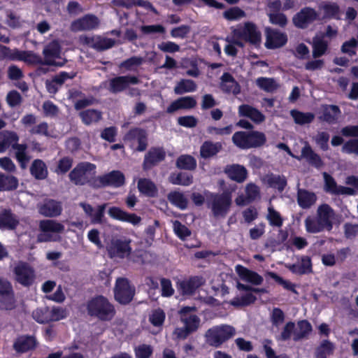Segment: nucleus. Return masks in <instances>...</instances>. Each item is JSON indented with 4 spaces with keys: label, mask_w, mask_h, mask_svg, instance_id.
Returning <instances> with one entry per match:
<instances>
[{
    "label": "nucleus",
    "mask_w": 358,
    "mask_h": 358,
    "mask_svg": "<svg viewBox=\"0 0 358 358\" xmlns=\"http://www.w3.org/2000/svg\"><path fill=\"white\" fill-rule=\"evenodd\" d=\"M86 310L89 316L101 322H110L116 315L114 304L103 295H96L88 300Z\"/></svg>",
    "instance_id": "nucleus-1"
},
{
    "label": "nucleus",
    "mask_w": 358,
    "mask_h": 358,
    "mask_svg": "<svg viewBox=\"0 0 358 358\" xmlns=\"http://www.w3.org/2000/svg\"><path fill=\"white\" fill-rule=\"evenodd\" d=\"M96 166L89 162H79L69 173V178L71 182L77 186L88 185L96 189L97 176Z\"/></svg>",
    "instance_id": "nucleus-2"
},
{
    "label": "nucleus",
    "mask_w": 358,
    "mask_h": 358,
    "mask_svg": "<svg viewBox=\"0 0 358 358\" xmlns=\"http://www.w3.org/2000/svg\"><path fill=\"white\" fill-rule=\"evenodd\" d=\"M233 143L241 150L259 148L266 143V134L259 131H236L231 138Z\"/></svg>",
    "instance_id": "nucleus-3"
},
{
    "label": "nucleus",
    "mask_w": 358,
    "mask_h": 358,
    "mask_svg": "<svg viewBox=\"0 0 358 358\" xmlns=\"http://www.w3.org/2000/svg\"><path fill=\"white\" fill-rule=\"evenodd\" d=\"M235 334L236 329L234 327L228 324H222L209 329L206 331V341L210 345L219 348Z\"/></svg>",
    "instance_id": "nucleus-4"
},
{
    "label": "nucleus",
    "mask_w": 358,
    "mask_h": 358,
    "mask_svg": "<svg viewBox=\"0 0 358 358\" xmlns=\"http://www.w3.org/2000/svg\"><path fill=\"white\" fill-rule=\"evenodd\" d=\"M14 280L24 287L29 288L36 280L34 268L26 262H19L13 268Z\"/></svg>",
    "instance_id": "nucleus-5"
},
{
    "label": "nucleus",
    "mask_w": 358,
    "mask_h": 358,
    "mask_svg": "<svg viewBox=\"0 0 358 358\" xmlns=\"http://www.w3.org/2000/svg\"><path fill=\"white\" fill-rule=\"evenodd\" d=\"M234 37L259 47L262 41V34L257 25L252 22H245L243 27L233 31Z\"/></svg>",
    "instance_id": "nucleus-6"
},
{
    "label": "nucleus",
    "mask_w": 358,
    "mask_h": 358,
    "mask_svg": "<svg viewBox=\"0 0 358 358\" xmlns=\"http://www.w3.org/2000/svg\"><path fill=\"white\" fill-rule=\"evenodd\" d=\"M114 298L121 305L129 304L135 295V287L126 278H118L114 287Z\"/></svg>",
    "instance_id": "nucleus-7"
},
{
    "label": "nucleus",
    "mask_w": 358,
    "mask_h": 358,
    "mask_svg": "<svg viewBox=\"0 0 358 358\" xmlns=\"http://www.w3.org/2000/svg\"><path fill=\"white\" fill-rule=\"evenodd\" d=\"M0 303L6 310L16 307L15 291L12 283L4 278H0Z\"/></svg>",
    "instance_id": "nucleus-8"
},
{
    "label": "nucleus",
    "mask_w": 358,
    "mask_h": 358,
    "mask_svg": "<svg viewBox=\"0 0 358 358\" xmlns=\"http://www.w3.org/2000/svg\"><path fill=\"white\" fill-rule=\"evenodd\" d=\"M211 210L215 217H225L228 213L232 203L231 194L223 192L213 196Z\"/></svg>",
    "instance_id": "nucleus-9"
},
{
    "label": "nucleus",
    "mask_w": 358,
    "mask_h": 358,
    "mask_svg": "<svg viewBox=\"0 0 358 358\" xmlns=\"http://www.w3.org/2000/svg\"><path fill=\"white\" fill-rule=\"evenodd\" d=\"M125 184V176L120 171L114 170L97 176L96 189L106 187H120Z\"/></svg>",
    "instance_id": "nucleus-10"
},
{
    "label": "nucleus",
    "mask_w": 358,
    "mask_h": 358,
    "mask_svg": "<svg viewBox=\"0 0 358 358\" xmlns=\"http://www.w3.org/2000/svg\"><path fill=\"white\" fill-rule=\"evenodd\" d=\"M317 20H318L317 11L313 8L306 6L293 16L292 22L296 27L303 29Z\"/></svg>",
    "instance_id": "nucleus-11"
},
{
    "label": "nucleus",
    "mask_w": 358,
    "mask_h": 358,
    "mask_svg": "<svg viewBox=\"0 0 358 358\" xmlns=\"http://www.w3.org/2000/svg\"><path fill=\"white\" fill-rule=\"evenodd\" d=\"M131 241L117 238L111 241L107 247V252L110 258L118 257L124 259L131 253Z\"/></svg>",
    "instance_id": "nucleus-12"
},
{
    "label": "nucleus",
    "mask_w": 358,
    "mask_h": 358,
    "mask_svg": "<svg viewBox=\"0 0 358 358\" xmlns=\"http://www.w3.org/2000/svg\"><path fill=\"white\" fill-rule=\"evenodd\" d=\"M266 42L267 49L274 50L283 47L287 43V36L285 32L271 27L265 29Z\"/></svg>",
    "instance_id": "nucleus-13"
},
{
    "label": "nucleus",
    "mask_w": 358,
    "mask_h": 358,
    "mask_svg": "<svg viewBox=\"0 0 358 358\" xmlns=\"http://www.w3.org/2000/svg\"><path fill=\"white\" fill-rule=\"evenodd\" d=\"M140 80L135 76H120L110 79L108 90L117 94L129 88L130 85H137Z\"/></svg>",
    "instance_id": "nucleus-14"
},
{
    "label": "nucleus",
    "mask_w": 358,
    "mask_h": 358,
    "mask_svg": "<svg viewBox=\"0 0 358 358\" xmlns=\"http://www.w3.org/2000/svg\"><path fill=\"white\" fill-rule=\"evenodd\" d=\"M38 213L46 217H56L62 214V202L52 199H45L37 205Z\"/></svg>",
    "instance_id": "nucleus-15"
},
{
    "label": "nucleus",
    "mask_w": 358,
    "mask_h": 358,
    "mask_svg": "<svg viewBox=\"0 0 358 358\" xmlns=\"http://www.w3.org/2000/svg\"><path fill=\"white\" fill-rule=\"evenodd\" d=\"M166 158V152L162 147H152L145 155L142 167L143 171H149Z\"/></svg>",
    "instance_id": "nucleus-16"
},
{
    "label": "nucleus",
    "mask_w": 358,
    "mask_h": 358,
    "mask_svg": "<svg viewBox=\"0 0 358 358\" xmlns=\"http://www.w3.org/2000/svg\"><path fill=\"white\" fill-rule=\"evenodd\" d=\"M205 283L206 279L202 275H193L187 280L179 282L178 288L182 295H192Z\"/></svg>",
    "instance_id": "nucleus-17"
},
{
    "label": "nucleus",
    "mask_w": 358,
    "mask_h": 358,
    "mask_svg": "<svg viewBox=\"0 0 358 358\" xmlns=\"http://www.w3.org/2000/svg\"><path fill=\"white\" fill-rule=\"evenodd\" d=\"M80 41L83 44L98 51H103L111 48L115 45V40L109 38H101L100 36H81Z\"/></svg>",
    "instance_id": "nucleus-18"
},
{
    "label": "nucleus",
    "mask_w": 358,
    "mask_h": 358,
    "mask_svg": "<svg viewBox=\"0 0 358 358\" xmlns=\"http://www.w3.org/2000/svg\"><path fill=\"white\" fill-rule=\"evenodd\" d=\"M61 48L58 43H50L47 45L43 50V65L62 66L63 63L55 61L60 57Z\"/></svg>",
    "instance_id": "nucleus-19"
},
{
    "label": "nucleus",
    "mask_w": 358,
    "mask_h": 358,
    "mask_svg": "<svg viewBox=\"0 0 358 358\" xmlns=\"http://www.w3.org/2000/svg\"><path fill=\"white\" fill-rule=\"evenodd\" d=\"M99 24V18L93 14H86L74 20L71 24L73 31H90L95 29Z\"/></svg>",
    "instance_id": "nucleus-20"
},
{
    "label": "nucleus",
    "mask_w": 358,
    "mask_h": 358,
    "mask_svg": "<svg viewBox=\"0 0 358 358\" xmlns=\"http://www.w3.org/2000/svg\"><path fill=\"white\" fill-rule=\"evenodd\" d=\"M224 172L229 178L238 183L243 182L248 175L246 168L238 164L227 165L224 167Z\"/></svg>",
    "instance_id": "nucleus-21"
},
{
    "label": "nucleus",
    "mask_w": 358,
    "mask_h": 358,
    "mask_svg": "<svg viewBox=\"0 0 358 358\" xmlns=\"http://www.w3.org/2000/svg\"><path fill=\"white\" fill-rule=\"evenodd\" d=\"M334 209L327 203L320 205L317 210L316 218L326 227V230L330 231L333 229L332 219L334 217Z\"/></svg>",
    "instance_id": "nucleus-22"
},
{
    "label": "nucleus",
    "mask_w": 358,
    "mask_h": 358,
    "mask_svg": "<svg viewBox=\"0 0 358 358\" xmlns=\"http://www.w3.org/2000/svg\"><path fill=\"white\" fill-rule=\"evenodd\" d=\"M220 88L226 94L238 95L241 92L240 85L229 72H224L220 77Z\"/></svg>",
    "instance_id": "nucleus-23"
},
{
    "label": "nucleus",
    "mask_w": 358,
    "mask_h": 358,
    "mask_svg": "<svg viewBox=\"0 0 358 358\" xmlns=\"http://www.w3.org/2000/svg\"><path fill=\"white\" fill-rule=\"evenodd\" d=\"M196 106V101L194 97L192 96H182L171 102L166 111L169 114H172L180 109L189 110L194 108Z\"/></svg>",
    "instance_id": "nucleus-24"
},
{
    "label": "nucleus",
    "mask_w": 358,
    "mask_h": 358,
    "mask_svg": "<svg viewBox=\"0 0 358 358\" xmlns=\"http://www.w3.org/2000/svg\"><path fill=\"white\" fill-rule=\"evenodd\" d=\"M36 347V341L34 336L22 335L18 336L13 345L14 350L20 354L34 350Z\"/></svg>",
    "instance_id": "nucleus-25"
},
{
    "label": "nucleus",
    "mask_w": 358,
    "mask_h": 358,
    "mask_svg": "<svg viewBox=\"0 0 358 358\" xmlns=\"http://www.w3.org/2000/svg\"><path fill=\"white\" fill-rule=\"evenodd\" d=\"M238 115L240 117L250 118L255 124H260L266 119L265 115L260 110L248 104H242L238 106Z\"/></svg>",
    "instance_id": "nucleus-26"
},
{
    "label": "nucleus",
    "mask_w": 358,
    "mask_h": 358,
    "mask_svg": "<svg viewBox=\"0 0 358 358\" xmlns=\"http://www.w3.org/2000/svg\"><path fill=\"white\" fill-rule=\"evenodd\" d=\"M236 271L243 280L248 282L252 285H259L263 282L264 279L262 275L243 266L237 265L236 266Z\"/></svg>",
    "instance_id": "nucleus-27"
},
{
    "label": "nucleus",
    "mask_w": 358,
    "mask_h": 358,
    "mask_svg": "<svg viewBox=\"0 0 358 358\" xmlns=\"http://www.w3.org/2000/svg\"><path fill=\"white\" fill-rule=\"evenodd\" d=\"M223 148L221 142L205 141L200 147V156L203 159H210L216 156Z\"/></svg>",
    "instance_id": "nucleus-28"
},
{
    "label": "nucleus",
    "mask_w": 358,
    "mask_h": 358,
    "mask_svg": "<svg viewBox=\"0 0 358 358\" xmlns=\"http://www.w3.org/2000/svg\"><path fill=\"white\" fill-rule=\"evenodd\" d=\"M19 224L17 216L10 209L0 211V229L14 230Z\"/></svg>",
    "instance_id": "nucleus-29"
},
{
    "label": "nucleus",
    "mask_w": 358,
    "mask_h": 358,
    "mask_svg": "<svg viewBox=\"0 0 358 358\" xmlns=\"http://www.w3.org/2000/svg\"><path fill=\"white\" fill-rule=\"evenodd\" d=\"M28 146L26 143H15L13 145L15 150V158L22 169H25L31 159V156L27 152Z\"/></svg>",
    "instance_id": "nucleus-30"
},
{
    "label": "nucleus",
    "mask_w": 358,
    "mask_h": 358,
    "mask_svg": "<svg viewBox=\"0 0 358 358\" xmlns=\"http://www.w3.org/2000/svg\"><path fill=\"white\" fill-rule=\"evenodd\" d=\"M19 141V136L15 131L3 130L0 131V153L5 152L10 147Z\"/></svg>",
    "instance_id": "nucleus-31"
},
{
    "label": "nucleus",
    "mask_w": 358,
    "mask_h": 358,
    "mask_svg": "<svg viewBox=\"0 0 358 358\" xmlns=\"http://www.w3.org/2000/svg\"><path fill=\"white\" fill-rule=\"evenodd\" d=\"M301 157L304 158L310 165L316 169H320L324 166L321 157L315 152L308 143L301 149Z\"/></svg>",
    "instance_id": "nucleus-32"
},
{
    "label": "nucleus",
    "mask_w": 358,
    "mask_h": 358,
    "mask_svg": "<svg viewBox=\"0 0 358 358\" xmlns=\"http://www.w3.org/2000/svg\"><path fill=\"white\" fill-rule=\"evenodd\" d=\"M137 187L141 194L148 197H157L158 189L155 183L149 178H140Z\"/></svg>",
    "instance_id": "nucleus-33"
},
{
    "label": "nucleus",
    "mask_w": 358,
    "mask_h": 358,
    "mask_svg": "<svg viewBox=\"0 0 358 358\" xmlns=\"http://www.w3.org/2000/svg\"><path fill=\"white\" fill-rule=\"evenodd\" d=\"M264 182L270 187L277 189L282 192L285 189L287 181L283 175H276L273 173L266 174L264 178Z\"/></svg>",
    "instance_id": "nucleus-34"
},
{
    "label": "nucleus",
    "mask_w": 358,
    "mask_h": 358,
    "mask_svg": "<svg viewBox=\"0 0 358 358\" xmlns=\"http://www.w3.org/2000/svg\"><path fill=\"white\" fill-rule=\"evenodd\" d=\"M317 196L315 193L305 189H299L297 191V203L303 209L310 208L316 201Z\"/></svg>",
    "instance_id": "nucleus-35"
},
{
    "label": "nucleus",
    "mask_w": 358,
    "mask_h": 358,
    "mask_svg": "<svg viewBox=\"0 0 358 358\" xmlns=\"http://www.w3.org/2000/svg\"><path fill=\"white\" fill-rule=\"evenodd\" d=\"M341 113L340 108L336 105H322V116L320 119L329 124H333L337 120Z\"/></svg>",
    "instance_id": "nucleus-36"
},
{
    "label": "nucleus",
    "mask_w": 358,
    "mask_h": 358,
    "mask_svg": "<svg viewBox=\"0 0 358 358\" xmlns=\"http://www.w3.org/2000/svg\"><path fill=\"white\" fill-rule=\"evenodd\" d=\"M30 173L36 180L45 179L48 175L45 163L42 159H34L30 166Z\"/></svg>",
    "instance_id": "nucleus-37"
},
{
    "label": "nucleus",
    "mask_w": 358,
    "mask_h": 358,
    "mask_svg": "<svg viewBox=\"0 0 358 358\" xmlns=\"http://www.w3.org/2000/svg\"><path fill=\"white\" fill-rule=\"evenodd\" d=\"M82 122L87 126L99 122L102 118V113L96 109H87L79 113Z\"/></svg>",
    "instance_id": "nucleus-38"
},
{
    "label": "nucleus",
    "mask_w": 358,
    "mask_h": 358,
    "mask_svg": "<svg viewBox=\"0 0 358 358\" xmlns=\"http://www.w3.org/2000/svg\"><path fill=\"white\" fill-rule=\"evenodd\" d=\"M196 166V159L190 155H181L176 161V166L180 170L194 171Z\"/></svg>",
    "instance_id": "nucleus-39"
},
{
    "label": "nucleus",
    "mask_w": 358,
    "mask_h": 358,
    "mask_svg": "<svg viewBox=\"0 0 358 358\" xmlns=\"http://www.w3.org/2000/svg\"><path fill=\"white\" fill-rule=\"evenodd\" d=\"M169 201L180 210H185L188 206V200L182 192L171 191L167 195Z\"/></svg>",
    "instance_id": "nucleus-40"
},
{
    "label": "nucleus",
    "mask_w": 358,
    "mask_h": 358,
    "mask_svg": "<svg viewBox=\"0 0 358 358\" xmlns=\"http://www.w3.org/2000/svg\"><path fill=\"white\" fill-rule=\"evenodd\" d=\"M18 185L19 180L15 176L0 172V191H13Z\"/></svg>",
    "instance_id": "nucleus-41"
},
{
    "label": "nucleus",
    "mask_w": 358,
    "mask_h": 358,
    "mask_svg": "<svg viewBox=\"0 0 358 358\" xmlns=\"http://www.w3.org/2000/svg\"><path fill=\"white\" fill-rule=\"evenodd\" d=\"M323 10V19L340 20L341 9L336 2H327L320 6Z\"/></svg>",
    "instance_id": "nucleus-42"
},
{
    "label": "nucleus",
    "mask_w": 358,
    "mask_h": 358,
    "mask_svg": "<svg viewBox=\"0 0 358 358\" xmlns=\"http://www.w3.org/2000/svg\"><path fill=\"white\" fill-rule=\"evenodd\" d=\"M299 330L294 332L293 340L295 342L307 338L313 330L311 324L306 320H302L297 322Z\"/></svg>",
    "instance_id": "nucleus-43"
},
{
    "label": "nucleus",
    "mask_w": 358,
    "mask_h": 358,
    "mask_svg": "<svg viewBox=\"0 0 358 358\" xmlns=\"http://www.w3.org/2000/svg\"><path fill=\"white\" fill-rule=\"evenodd\" d=\"M169 180L173 185L189 186L193 182V176L186 172L171 173Z\"/></svg>",
    "instance_id": "nucleus-44"
},
{
    "label": "nucleus",
    "mask_w": 358,
    "mask_h": 358,
    "mask_svg": "<svg viewBox=\"0 0 358 358\" xmlns=\"http://www.w3.org/2000/svg\"><path fill=\"white\" fill-rule=\"evenodd\" d=\"M256 85L259 89L268 93H273L279 87V85L273 78L259 77L256 80Z\"/></svg>",
    "instance_id": "nucleus-45"
},
{
    "label": "nucleus",
    "mask_w": 358,
    "mask_h": 358,
    "mask_svg": "<svg viewBox=\"0 0 358 358\" xmlns=\"http://www.w3.org/2000/svg\"><path fill=\"white\" fill-rule=\"evenodd\" d=\"M197 85L196 83L190 79H181L177 83L174 87V92L176 94H183L185 93L193 92L196 90Z\"/></svg>",
    "instance_id": "nucleus-46"
},
{
    "label": "nucleus",
    "mask_w": 358,
    "mask_h": 358,
    "mask_svg": "<svg viewBox=\"0 0 358 358\" xmlns=\"http://www.w3.org/2000/svg\"><path fill=\"white\" fill-rule=\"evenodd\" d=\"M290 115L294 120V122L299 125L311 123L315 119V115L313 113H303L296 109L290 111Z\"/></svg>",
    "instance_id": "nucleus-47"
},
{
    "label": "nucleus",
    "mask_w": 358,
    "mask_h": 358,
    "mask_svg": "<svg viewBox=\"0 0 358 358\" xmlns=\"http://www.w3.org/2000/svg\"><path fill=\"white\" fill-rule=\"evenodd\" d=\"M334 345L329 340H323L315 350V358H327L334 352Z\"/></svg>",
    "instance_id": "nucleus-48"
},
{
    "label": "nucleus",
    "mask_w": 358,
    "mask_h": 358,
    "mask_svg": "<svg viewBox=\"0 0 358 358\" xmlns=\"http://www.w3.org/2000/svg\"><path fill=\"white\" fill-rule=\"evenodd\" d=\"M328 49V42L322 38L315 36L313 39V57L319 58L324 55Z\"/></svg>",
    "instance_id": "nucleus-49"
},
{
    "label": "nucleus",
    "mask_w": 358,
    "mask_h": 358,
    "mask_svg": "<svg viewBox=\"0 0 358 358\" xmlns=\"http://www.w3.org/2000/svg\"><path fill=\"white\" fill-rule=\"evenodd\" d=\"M304 223L308 233L316 234L326 230V227L316 217H308L306 218Z\"/></svg>",
    "instance_id": "nucleus-50"
},
{
    "label": "nucleus",
    "mask_w": 358,
    "mask_h": 358,
    "mask_svg": "<svg viewBox=\"0 0 358 358\" xmlns=\"http://www.w3.org/2000/svg\"><path fill=\"white\" fill-rule=\"evenodd\" d=\"M40 229L43 232H62L64 227L59 222L52 220H42L39 224Z\"/></svg>",
    "instance_id": "nucleus-51"
},
{
    "label": "nucleus",
    "mask_w": 358,
    "mask_h": 358,
    "mask_svg": "<svg viewBox=\"0 0 358 358\" xmlns=\"http://www.w3.org/2000/svg\"><path fill=\"white\" fill-rule=\"evenodd\" d=\"M50 308L48 306L38 308L32 312L33 319L39 324L50 322Z\"/></svg>",
    "instance_id": "nucleus-52"
},
{
    "label": "nucleus",
    "mask_w": 358,
    "mask_h": 358,
    "mask_svg": "<svg viewBox=\"0 0 358 358\" xmlns=\"http://www.w3.org/2000/svg\"><path fill=\"white\" fill-rule=\"evenodd\" d=\"M257 297L251 292H247L241 296L235 297L231 301V304L234 306H248L254 303Z\"/></svg>",
    "instance_id": "nucleus-53"
},
{
    "label": "nucleus",
    "mask_w": 358,
    "mask_h": 358,
    "mask_svg": "<svg viewBox=\"0 0 358 358\" xmlns=\"http://www.w3.org/2000/svg\"><path fill=\"white\" fill-rule=\"evenodd\" d=\"M17 60L24 61L31 64H42L43 59L39 55L31 52L20 51Z\"/></svg>",
    "instance_id": "nucleus-54"
},
{
    "label": "nucleus",
    "mask_w": 358,
    "mask_h": 358,
    "mask_svg": "<svg viewBox=\"0 0 358 358\" xmlns=\"http://www.w3.org/2000/svg\"><path fill=\"white\" fill-rule=\"evenodd\" d=\"M73 163L72 157H64L58 161L55 172L58 175L66 174L71 169Z\"/></svg>",
    "instance_id": "nucleus-55"
},
{
    "label": "nucleus",
    "mask_w": 358,
    "mask_h": 358,
    "mask_svg": "<svg viewBox=\"0 0 358 358\" xmlns=\"http://www.w3.org/2000/svg\"><path fill=\"white\" fill-rule=\"evenodd\" d=\"M181 322L184 326L191 332L197 331L200 324V318L196 315H190L188 317L181 316Z\"/></svg>",
    "instance_id": "nucleus-56"
},
{
    "label": "nucleus",
    "mask_w": 358,
    "mask_h": 358,
    "mask_svg": "<svg viewBox=\"0 0 358 358\" xmlns=\"http://www.w3.org/2000/svg\"><path fill=\"white\" fill-rule=\"evenodd\" d=\"M266 219L271 226L281 227L283 224V219L280 213L275 210L272 206L268 208Z\"/></svg>",
    "instance_id": "nucleus-57"
},
{
    "label": "nucleus",
    "mask_w": 358,
    "mask_h": 358,
    "mask_svg": "<svg viewBox=\"0 0 358 358\" xmlns=\"http://www.w3.org/2000/svg\"><path fill=\"white\" fill-rule=\"evenodd\" d=\"M270 23L284 28L288 23V20L283 13H267Z\"/></svg>",
    "instance_id": "nucleus-58"
},
{
    "label": "nucleus",
    "mask_w": 358,
    "mask_h": 358,
    "mask_svg": "<svg viewBox=\"0 0 358 358\" xmlns=\"http://www.w3.org/2000/svg\"><path fill=\"white\" fill-rule=\"evenodd\" d=\"M323 177L325 192L336 195L340 185H338L335 179L327 172L323 173Z\"/></svg>",
    "instance_id": "nucleus-59"
},
{
    "label": "nucleus",
    "mask_w": 358,
    "mask_h": 358,
    "mask_svg": "<svg viewBox=\"0 0 358 358\" xmlns=\"http://www.w3.org/2000/svg\"><path fill=\"white\" fill-rule=\"evenodd\" d=\"M173 231L176 235L182 241H185L192 234L190 229L178 220L173 222Z\"/></svg>",
    "instance_id": "nucleus-60"
},
{
    "label": "nucleus",
    "mask_w": 358,
    "mask_h": 358,
    "mask_svg": "<svg viewBox=\"0 0 358 358\" xmlns=\"http://www.w3.org/2000/svg\"><path fill=\"white\" fill-rule=\"evenodd\" d=\"M245 16V13L240 8L232 7L223 13V17L229 21L239 20Z\"/></svg>",
    "instance_id": "nucleus-61"
},
{
    "label": "nucleus",
    "mask_w": 358,
    "mask_h": 358,
    "mask_svg": "<svg viewBox=\"0 0 358 358\" xmlns=\"http://www.w3.org/2000/svg\"><path fill=\"white\" fill-rule=\"evenodd\" d=\"M19 50L15 49L13 51L9 48L3 45H0V61L8 59L10 61L17 60Z\"/></svg>",
    "instance_id": "nucleus-62"
},
{
    "label": "nucleus",
    "mask_w": 358,
    "mask_h": 358,
    "mask_svg": "<svg viewBox=\"0 0 358 358\" xmlns=\"http://www.w3.org/2000/svg\"><path fill=\"white\" fill-rule=\"evenodd\" d=\"M136 358H150L153 353V348L150 345L141 344L134 348Z\"/></svg>",
    "instance_id": "nucleus-63"
},
{
    "label": "nucleus",
    "mask_w": 358,
    "mask_h": 358,
    "mask_svg": "<svg viewBox=\"0 0 358 358\" xmlns=\"http://www.w3.org/2000/svg\"><path fill=\"white\" fill-rule=\"evenodd\" d=\"M330 136L327 131H319L315 137V141L323 151L329 150V141Z\"/></svg>",
    "instance_id": "nucleus-64"
}]
</instances>
